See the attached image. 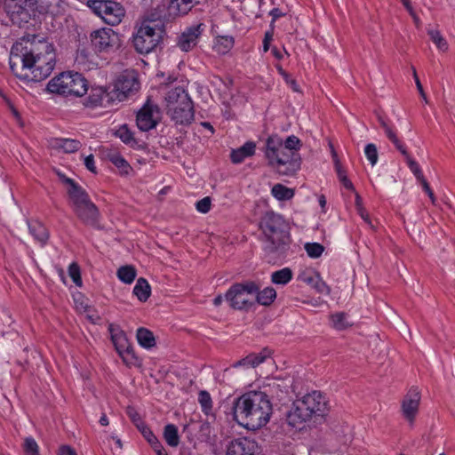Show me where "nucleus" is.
I'll return each mask as SVG.
<instances>
[{
  "instance_id": "nucleus-1",
  "label": "nucleus",
  "mask_w": 455,
  "mask_h": 455,
  "mask_svg": "<svg viewBox=\"0 0 455 455\" xmlns=\"http://www.w3.org/2000/svg\"><path fill=\"white\" fill-rule=\"evenodd\" d=\"M9 63L19 79L41 82L52 74L56 55L52 44L46 40L22 38L12 46Z\"/></svg>"
},
{
  "instance_id": "nucleus-2",
  "label": "nucleus",
  "mask_w": 455,
  "mask_h": 455,
  "mask_svg": "<svg viewBox=\"0 0 455 455\" xmlns=\"http://www.w3.org/2000/svg\"><path fill=\"white\" fill-rule=\"evenodd\" d=\"M231 410L234 420L244 428L254 431L267 425L273 408L265 392L251 391L235 398Z\"/></svg>"
},
{
  "instance_id": "nucleus-3",
  "label": "nucleus",
  "mask_w": 455,
  "mask_h": 455,
  "mask_svg": "<svg viewBox=\"0 0 455 455\" xmlns=\"http://www.w3.org/2000/svg\"><path fill=\"white\" fill-rule=\"evenodd\" d=\"M259 228L264 235L266 254L277 259H284L291 243L289 227L284 219L274 212H267L260 220Z\"/></svg>"
},
{
  "instance_id": "nucleus-4",
  "label": "nucleus",
  "mask_w": 455,
  "mask_h": 455,
  "mask_svg": "<svg viewBox=\"0 0 455 455\" xmlns=\"http://www.w3.org/2000/svg\"><path fill=\"white\" fill-rule=\"evenodd\" d=\"M328 411V403L319 391H313L293 403L292 408L287 412L286 420L293 427L310 419L313 416L323 417Z\"/></svg>"
},
{
  "instance_id": "nucleus-5",
  "label": "nucleus",
  "mask_w": 455,
  "mask_h": 455,
  "mask_svg": "<svg viewBox=\"0 0 455 455\" xmlns=\"http://www.w3.org/2000/svg\"><path fill=\"white\" fill-rule=\"evenodd\" d=\"M266 156L269 164L281 175L292 176L300 169L299 152L282 148V139L277 135L269 136L267 140Z\"/></svg>"
},
{
  "instance_id": "nucleus-6",
  "label": "nucleus",
  "mask_w": 455,
  "mask_h": 455,
  "mask_svg": "<svg viewBox=\"0 0 455 455\" xmlns=\"http://www.w3.org/2000/svg\"><path fill=\"white\" fill-rule=\"evenodd\" d=\"M64 182L68 185L69 204L76 217L84 224L96 227L99 222L100 212L91 201L87 192L72 179L66 178Z\"/></svg>"
},
{
  "instance_id": "nucleus-7",
  "label": "nucleus",
  "mask_w": 455,
  "mask_h": 455,
  "mask_svg": "<svg viewBox=\"0 0 455 455\" xmlns=\"http://www.w3.org/2000/svg\"><path fill=\"white\" fill-rule=\"evenodd\" d=\"M155 20L147 18L132 37L135 50L140 54H147L153 51L165 34L164 25L155 24Z\"/></svg>"
},
{
  "instance_id": "nucleus-8",
  "label": "nucleus",
  "mask_w": 455,
  "mask_h": 455,
  "mask_svg": "<svg viewBox=\"0 0 455 455\" xmlns=\"http://www.w3.org/2000/svg\"><path fill=\"white\" fill-rule=\"evenodd\" d=\"M47 90L65 97H82L88 91L86 79L79 73H61L47 84Z\"/></svg>"
},
{
  "instance_id": "nucleus-9",
  "label": "nucleus",
  "mask_w": 455,
  "mask_h": 455,
  "mask_svg": "<svg viewBox=\"0 0 455 455\" xmlns=\"http://www.w3.org/2000/svg\"><path fill=\"white\" fill-rule=\"evenodd\" d=\"M259 289H260V285L254 281L235 283L227 291L224 298L232 309L247 311L255 304L249 296L254 295Z\"/></svg>"
},
{
  "instance_id": "nucleus-10",
  "label": "nucleus",
  "mask_w": 455,
  "mask_h": 455,
  "mask_svg": "<svg viewBox=\"0 0 455 455\" xmlns=\"http://www.w3.org/2000/svg\"><path fill=\"white\" fill-rule=\"evenodd\" d=\"M4 9L12 24L20 28L37 15L36 0H5Z\"/></svg>"
},
{
  "instance_id": "nucleus-11",
  "label": "nucleus",
  "mask_w": 455,
  "mask_h": 455,
  "mask_svg": "<svg viewBox=\"0 0 455 455\" xmlns=\"http://www.w3.org/2000/svg\"><path fill=\"white\" fill-rule=\"evenodd\" d=\"M88 6L105 23L111 26L118 25L125 15L123 5L112 0H89Z\"/></svg>"
},
{
  "instance_id": "nucleus-12",
  "label": "nucleus",
  "mask_w": 455,
  "mask_h": 455,
  "mask_svg": "<svg viewBox=\"0 0 455 455\" xmlns=\"http://www.w3.org/2000/svg\"><path fill=\"white\" fill-rule=\"evenodd\" d=\"M92 45L95 51L108 52L117 49L120 45L119 35L112 28H101L91 34Z\"/></svg>"
},
{
  "instance_id": "nucleus-13",
  "label": "nucleus",
  "mask_w": 455,
  "mask_h": 455,
  "mask_svg": "<svg viewBox=\"0 0 455 455\" xmlns=\"http://www.w3.org/2000/svg\"><path fill=\"white\" fill-rule=\"evenodd\" d=\"M108 331L111 340L120 356L126 364H135L138 357L135 355L133 348L129 344L125 333L118 327L109 324Z\"/></svg>"
},
{
  "instance_id": "nucleus-14",
  "label": "nucleus",
  "mask_w": 455,
  "mask_h": 455,
  "mask_svg": "<svg viewBox=\"0 0 455 455\" xmlns=\"http://www.w3.org/2000/svg\"><path fill=\"white\" fill-rule=\"evenodd\" d=\"M139 89L140 83L137 77L132 73H124L118 76L111 92H113L115 100L122 101Z\"/></svg>"
},
{
  "instance_id": "nucleus-15",
  "label": "nucleus",
  "mask_w": 455,
  "mask_h": 455,
  "mask_svg": "<svg viewBox=\"0 0 455 455\" xmlns=\"http://www.w3.org/2000/svg\"><path fill=\"white\" fill-rule=\"evenodd\" d=\"M115 102L113 92L105 87H92L91 92L83 100V105L91 109L97 108H108Z\"/></svg>"
},
{
  "instance_id": "nucleus-16",
  "label": "nucleus",
  "mask_w": 455,
  "mask_h": 455,
  "mask_svg": "<svg viewBox=\"0 0 455 455\" xmlns=\"http://www.w3.org/2000/svg\"><path fill=\"white\" fill-rule=\"evenodd\" d=\"M158 115V106L151 103L150 100H148L137 114L136 122L138 128L143 132L154 129L158 123V116H156Z\"/></svg>"
},
{
  "instance_id": "nucleus-17",
  "label": "nucleus",
  "mask_w": 455,
  "mask_h": 455,
  "mask_svg": "<svg viewBox=\"0 0 455 455\" xmlns=\"http://www.w3.org/2000/svg\"><path fill=\"white\" fill-rule=\"evenodd\" d=\"M419 403L420 393L418 387H411L401 404L402 414L411 426L413 425L419 412Z\"/></svg>"
},
{
  "instance_id": "nucleus-18",
  "label": "nucleus",
  "mask_w": 455,
  "mask_h": 455,
  "mask_svg": "<svg viewBox=\"0 0 455 455\" xmlns=\"http://www.w3.org/2000/svg\"><path fill=\"white\" fill-rule=\"evenodd\" d=\"M227 455H260V449L254 440L241 437L229 443Z\"/></svg>"
},
{
  "instance_id": "nucleus-19",
  "label": "nucleus",
  "mask_w": 455,
  "mask_h": 455,
  "mask_svg": "<svg viewBox=\"0 0 455 455\" xmlns=\"http://www.w3.org/2000/svg\"><path fill=\"white\" fill-rule=\"evenodd\" d=\"M203 24H196L188 28L180 36L178 40V46L183 52H188L193 49L196 44L199 36H201L204 28Z\"/></svg>"
},
{
  "instance_id": "nucleus-20",
  "label": "nucleus",
  "mask_w": 455,
  "mask_h": 455,
  "mask_svg": "<svg viewBox=\"0 0 455 455\" xmlns=\"http://www.w3.org/2000/svg\"><path fill=\"white\" fill-rule=\"evenodd\" d=\"M184 106L172 108L171 109H167V114L170 115L171 118L180 124H190L194 119V108L193 102L188 104L182 102Z\"/></svg>"
},
{
  "instance_id": "nucleus-21",
  "label": "nucleus",
  "mask_w": 455,
  "mask_h": 455,
  "mask_svg": "<svg viewBox=\"0 0 455 455\" xmlns=\"http://www.w3.org/2000/svg\"><path fill=\"white\" fill-rule=\"evenodd\" d=\"M165 101H166V109H171L172 108H177L180 106H184L183 103L188 102V104L192 103V100L188 95V93L186 92V90L183 87H175L172 90H170L166 96H165Z\"/></svg>"
},
{
  "instance_id": "nucleus-22",
  "label": "nucleus",
  "mask_w": 455,
  "mask_h": 455,
  "mask_svg": "<svg viewBox=\"0 0 455 455\" xmlns=\"http://www.w3.org/2000/svg\"><path fill=\"white\" fill-rule=\"evenodd\" d=\"M201 0H168L167 11L170 16L186 15Z\"/></svg>"
},
{
  "instance_id": "nucleus-23",
  "label": "nucleus",
  "mask_w": 455,
  "mask_h": 455,
  "mask_svg": "<svg viewBox=\"0 0 455 455\" xmlns=\"http://www.w3.org/2000/svg\"><path fill=\"white\" fill-rule=\"evenodd\" d=\"M256 145L252 141H247L242 147L233 149L230 154L231 161L234 164L242 163L246 157L251 156L255 153Z\"/></svg>"
},
{
  "instance_id": "nucleus-24",
  "label": "nucleus",
  "mask_w": 455,
  "mask_h": 455,
  "mask_svg": "<svg viewBox=\"0 0 455 455\" xmlns=\"http://www.w3.org/2000/svg\"><path fill=\"white\" fill-rule=\"evenodd\" d=\"M62 0H36L37 13L58 14Z\"/></svg>"
},
{
  "instance_id": "nucleus-25",
  "label": "nucleus",
  "mask_w": 455,
  "mask_h": 455,
  "mask_svg": "<svg viewBox=\"0 0 455 455\" xmlns=\"http://www.w3.org/2000/svg\"><path fill=\"white\" fill-rule=\"evenodd\" d=\"M28 224L29 232L35 239L42 245L45 244L49 238L46 228L39 221H29Z\"/></svg>"
},
{
  "instance_id": "nucleus-26",
  "label": "nucleus",
  "mask_w": 455,
  "mask_h": 455,
  "mask_svg": "<svg viewBox=\"0 0 455 455\" xmlns=\"http://www.w3.org/2000/svg\"><path fill=\"white\" fill-rule=\"evenodd\" d=\"M136 338L138 343L144 348L150 349L156 346V339L154 333L147 328H139L137 330Z\"/></svg>"
},
{
  "instance_id": "nucleus-27",
  "label": "nucleus",
  "mask_w": 455,
  "mask_h": 455,
  "mask_svg": "<svg viewBox=\"0 0 455 455\" xmlns=\"http://www.w3.org/2000/svg\"><path fill=\"white\" fill-rule=\"evenodd\" d=\"M133 293L140 301H147L151 293V288L148 282L145 278L140 277L133 288Z\"/></svg>"
},
{
  "instance_id": "nucleus-28",
  "label": "nucleus",
  "mask_w": 455,
  "mask_h": 455,
  "mask_svg": "<svg viewBox=\"0 0 455 455\" xmlns=\"http://www.w3.org/2000/svg\"><path fill=\"white\" fill-rule=\"evenodd\" d=\"M254 294L256 295V302L262 306L271 305L276 298V291L273 287H266L262 291L259 289Z\"/></svg>"
},
{
  "instance_id": "nucleus-29",
  "label": "nucleus",
  "mask_w": 455,
  "mask_h": 455,
  "mask_svg": "<svg viewBox=\"0 0 455 455\" xmlns=\"http://www.w3.org/2000/svg\"><path fill=\"white\" fill-rule=\"evenodd\" d=\"M54 146L61 148L65 153L70 154L79 150L82 143L77 140L60 138L56 140Z\"/></svg>"
},
{
  "instance_id": "nucleus-30",
  "label": "nucleus",
  "mask_w": 455,
  "mask_h": 455,
  "mask_svg": "<svg viewBox=\"0 0 455 455\" xmlns=\"http://www.w3.org/2000/svg\"><path fill=\"white\" fill-rule=\"evenodd\" d=\"M293 276V273L290 267H283L275 271L271 275V282L275 284L285 285Z\"/></svg>"
},
{
  "instance_id": "nucleus-31",
  "label": "nucleus",
  "mask_w": 455,
  "mask_h": 455,
  "mask_svg": "<svg viewBox=\"0 0 455 455\" xmlns=\"http://www.w3.org/2000/svg\"><path fill=\"white\" fill-rule=\"evenodd\" d=\"M164 438L168 445L177 447L180 443L178 427L173 424H167L164 428Z\"/></svg>"
},
{
  "instance_id": "nucleus-32",
  "label": "nucleus",
  "mask_w": 455,
  "mask_h": 455,
  "mask_svg": "<svg viewBox=\"0 0 455 455\" xmlns=\"http://www.w3.org/2000/svg\"><path fill=\"white\" fill-rule=\"evenodd\" d=\"M271 193L274 197H275L279 201L289 200L293 197L294 191L291 188H289L283 184H275L272 188Z\"/></svg>"
},
{
  "instance_id": "nucleus-33",
  "label": "nucleus",
  "mask_w": 455,
  "mask_h": 455,
  "mask_svg": "<svg viewBox=\"0 0 455 455\" xmlns=\"http://www.w3.org/2000/svg\"><path fill=\"white\" fill-rule=\"evenodd\" d=\"M117 277L124 283H132L136 277V269L132 266H123L117 270Z\"/></svg>"
},
{
  "instance_id": "nucleus-34",
  "label": "nucleus",
  "mask_w": 455,
  "mask_h": 455,
  "mask_svg": "<svg viewBox=\"0 0 455 455\" xmlns=\"http://www.w3.org/2000/svg\"><path fill=\"white\" fill-rule=\"evenodd\" d=\"M331 320L332 326L339 331H343L351 326V323L347 321V315L344 312H339L331 315Z\"/></svg>"
},
{
  "instance_id": "nucleus-35",
  "label": "nucleus",
  "mask_w": 455,
  "mask_h": 455,
  "mask_svg": "<svg viewBox=\"0 0 455 455\" xmlns=\"http://www.w3.org/2000/svg\"><path fill=\"white\" fill-rule=\"evenodd\" d=\"M109 159L111 163L119 169L121 174L127 175L132 170L128 162L119 154L115 153L110 155Z\"/></svg>"
},
{
  "instance_id": "nucleus-36",
  "label": "nucleus",
  "mask_w": 455,
  "mask_h": 455,
  "mask_svg": "<svg viewBox=\"0 0 455 455\" xmlns=\"http://www.w3.org/2000/svg\"><path fill=\"white\" fill-rule=\"evenodd\" d=\"M116 136L118 137L124 143L131 145L132 147L136 144L133 133L126 124H123L116 132Z\"/></svg>"
},
{
  "instance_id": "nucleus-37",
  "label": "nucleus",
  "mask_w": 455,
  "mask_h": 455,
  "mask_svg": "<svg viewBox=\"0 0 455 455\" xmlns=\"http://www.w3.org/2000/svg\"><path fill=\"white\" fill-rule=\"evenodd\" d=\"M402 155L404 156V158H405V160L407 162L409 169L415 175L416 179L419 182H421L422 180H426L424 175H423V173H422V171H421L419 164L410 156L407 149H405V154H402Z\"/></svg>"
},
{
  "instance_id": "nucleus-38",
  "label": "nucleus",
  "mask_w": 455,
  "mask_h": 455,
  "mask_svg": "<svg viewBox=\"0 0 455 455\" xmlns=\"http://www.w3.org/2000/svg\"><path fill=\"white\" fill-rule=\"evenodd\" d=\"M234 46V38L232 36H220L215 45L216 52L220 54H225Z\"/></svg>"
},
{
  "instance_id": "nucleus-39",
  "label": "nucleus",
  "mask_w": 455,
  "mask_h": 455,
  "mask_svg": "<svg viewBox=\"0 0 455 455\" xmlns=\"http://www.w3.org/2000/svg\"><path fill=\"white\" fill-rule=\"evenodd\" d=\"M198 402L201 405L203 412L206 415L211 414L212 409V400L209 392L202 390L198 394Z\"/></svg>"
},
{
  "instance_id": "nucleus-40",
  "label": "nucleus",
  "mask_w": 455,
  "mask_h": 455,
  "mask_svg": "<svg viewBox=\"0 0 455 455\" xmlns=\"http://www.w3.org/2000/svg\"><path fill=\"white\" fill-rule=\"evenodd\" d=\"M428 36H430V39L439 50L443 52L448 50L447 41L443 37V36L440 34L438 30H429Z\"/></svg>"
},
{
  "instance_id": "nucleus-41",
  "label": "nucleus",
  "mask_w": 455,
  "mask_h": 455,
  "mask_svg": "<svg viewBox=\"0 0 455 455\" xmlns=\"http://www.w3.org/2000/svg\"><path fill=\"white\" fill-rule=\"evenodd\" d=\"M319 276L320 275L318 273L310 270H305L299 273L298 275V280L313 287Z\"/></svg>"
},
{
  "instance_id": "nucleus-42",
  "label": "nucleus",
  "mask_w": 455,
  "mask_h": 455,
  "mask_svg": "<svg viewBox=\"0 0 455 455\" xmlns=\"http://www.w3.org/2000/svg\"><path fill=\"white\" fill-rule=\"evenodd\" d=\"M305 250L311 258H319L324 251V247L318 243H307L305 244Z\"/></svg>"
},
{
  "instance_id": "nucleus-43",
  "label": "nucleus",
  "mask_w": 455,
  "mask_h": 455,
  "mask_svg": "<svg viewBox=\"0 0 455 455\" xmlns=\"http://www.w3.org/2000/svg\"><path fill=\"white\" fill-rule=\"evenodd\" d=\"M300 146L301 143L299 139L294 135L289 136L285 141L282 140V148L284 150L299 152Z\"/></svg>"
},
{
  "instance_id": "nucleus-44",
  "label": "nucleus",
  "mask_w": 455,
  "mask_h": 455,
  "mask_svg": "<svg viewBox=\"0 0 455 455\" xmlns=\"http://www.w3.org/2000/svg\"><path fill=\"white\" fill-rule=\"evenodd\" d=\"M384 132H385L387 137L388 138V140L394 143L396 149L399 150L401 154H405L406 148L401 142V140L398 139L396 133L392 130V128L390 126L386 127Z\"/></svg>"
},
{
  "instance_id": "nucleus-45",
  "label": "nucleus",
  "mask_w": 455,
  "mask_h": 455,
  "mask_svg": "<svg viewBox=\"0 0 455 455\" xmlns=\"http://www.w3.org/2000/svg\"><path fill=\"white\" fill-rule=\"evenodd\" d=\"M23 449L27 455H40L39 447L33 437H27L25 439Z\"/></svg>"
},
{
  "instance_id": "nucleus-46",
  "label": "nucleus",
  "mask_w": 455,
  "mask_h": 455,
  "mask_svg": "<svg viewBox=\"0 0 455 455\" xmlns=\"http://www.w3.org/2000/svg\"><path fill=\"white\" fill-rule=\"evenodd\" d=\"M260 364V360H258L257 356L254 354H250L246 357L237 361L234 363V367L238 366H251L256 367Z\"/></svg>"
},
{
  "instance_id": "nucleus-47",
  "label": "nucleus",
  "mask_w": 455,
  "mask_h": 455,
  "mask_svg": "<svg viewBox=\"0 0 455 455\" xmlns=\"http://www.w3.org/2000/svg\"><path fill=\"white\" fill-rule=\"evenodd\" d=\"M68 275L76 285L82 286V278L80 274V267L76 263L70 264L68 267Z\"/></svg>"
},
{
  "instance_id": "nucleus-48",
  "label": "nucleus",
  "mask_w": 455,
  "mask_h": 455,
  "mask_svg": "<svg viewBox=\"0 0 455 455\" xmlns=\"http://www.w3.org/2000/svg\"><path fill=\"white\" fill-rule=\"evenodd\" d=\"M212 427L209 422H202L199 426L198 435L199 439L204 442H208L211 439Z\"/></svg>"
},
{
  "instance_id": "nucleus-49",
  "label": "nucleus",
  "mask_w": 455,
  "mask_h": 455,
  "mask_svg": "<svg viewBox=\"0 0 455 455\" xmlns=\"http://www.w3.org/2000/svg\"><path fill=\"white\" fill-rule=\"evenodd\" d=\"M137 427L144 436V438L149 443V444H153L158 438L154 435L151 429L145 425L143 422H140V425H137Z\"/></svg>"
},
{
  "instance_id": "nucleus-50",
  "label": "nucleus",
  "mask_w": 455,
  "mask_h": 455,
  "mask_svg": "<svg viewBox=\"0 0 455 455\" xmlns=\"http://www.w3.org/2000/svg\"><path fill=\"white\" fill-rule=\"evenodd\" d=\"M364 153L371 165H375L378 161L377 147L372 143L367 144L364 149Z\"/></svg>"
},
{
  "instance_id": "nucleus-51",
  "label": "nucleus",
  "mask_w": 455,
  "mask_h": 455,
  "mask_svg": "<svg viewBox=\"0 0 455 455\" xmlns=\"http://www.w3.org/2000/svg\"><path fill=\"white\" fill-rule=\"evenodd\" d=\"M211 203L212 201L209 196L204 197L196 203V210L202 213H207L211 209Z\"/></svg>"
},
{
  "instance_id": "nucleus-52",
  "label": "nucleus",
  "mask_w": 455,
  "mask_h": 455,
  "mask_svg": "<svg viewBox=\"0 0 455 455\" xmlns=\"http://www.w3.org/2000/svg\"><path fill=\"white\" fill-rule=\"evenodd\" d=\"M411 69H412V74H413V78L415 80V84H416V86H417V89L420 94V96L422 97V99L425 100V102L427 103V96H426V93L424 92V89H423V86L420 83V80L417 75V71H416V68L414 67H411Z\"/></svg>"
},
{
  "instance_id": "nucleus-53",
  "label": "nucleus",
  "mask_w": 455,
  "mask_h": 455,
  "mask_svg": "<svg viewBox=\"0 0 455 455\" xmlns=\"http://www.w3.org/2000/svg\"><path fill=\"white\" fill-rule=\"evenodd\" d=\"M313 288H315L316 290V291L319 293H327L328 294L330 292V288L320 278V276L318 277L317 281L315 283Z\"/></svg>"
},
{
  "instance_id": "nucleus-54",
  "label": "nucleus",
  "mask_w": 455,
  "mask_h": 455,
  "mask_svg": "<svg viewBox=\"0 0 455 455\" xmlns=\"http://www.w3.org/2000/svg\"><path fill=\"white\" fill-rule=\"evenodd\" d=\"M126 412H127V415L130 417V419H132V421L137 426V425H140V422L141 421V419H140V416L139 415V413L134 410V408L132 407H127L126 409Z\"/></svg>"
},
{
  "instance_id": "nucleus-55",
  "label": "nucleus",
  "mask_w": 455,
  "mask_h": 455,
  "mask_svg": "<svg viewBox=\"0 0 455 455\" xmlns=\"http://www.w3.org/2000/svg\"><path fill=\"white\" fill-rule=\"evenodd\" d=\"M332 156H333V160L335 163V169H336L339 180H342L343 177H346L347 174H346V172L342 169V167L339 164V161L337 157V155L334 151L332 152Z\"/></svg>"
},
{
  "instance_id": "nucleus-56",
  "label": "nucleus",
  "mask_w": 455,
  "mask_h": 455,
  "mask_svg": "<svg viewBox=\"0 0 455 455\" xmlns=\"http://www.w3.org/2000/svg\"><path fill=\"white\" fill-rule=\"evenodd\" d=\"M420 184H421V186H422V188H423L424 191H425V192L427 194V196H429V198H430V200H431L432 204H435L436 199H435V195H434V192H433V190L431 189V188H430V186H429L428 182L427 181V180H422V181L420 182Z\"/></svg>"
},
{
  "instance_id": "nucleus-57",
  "label": "nucleus",
  "mask_w": 455,
  "mask_h": 455,
  "mask_svg": "<svg viewBox=\"0 0 455 455\" xmlns=\"http://www.w3.org/2000/svg\"><path fill=\"white\" fill-rule=\"evenodd\" d=\"M84 165L85 167L92 172L96 173V166L94 164V157L92 155H90L84 158Z\"/></svg>"
},
{
  "instance_id": "nucleus-58",
  "label": "nucleus",
  "mask_w": 455,
  "mask_h": 455,
  "mask_svg": "<svg viewBox=\"0 0 455 455\" xmlns=\"http://www.w3.org/2000/svg\"><path fill=\"white\" fill-rule=\"evenodd\" d=\"M254 355H256L258 360H260V363H262L271 355V350L267 347H264L259 354H254Z\"/></svg>"
},
{
  "instance_id": "nucleus-59",
  "label": "nucleus",
  "mask_w": 455,
  "mask_h": 455,
  "mask_svg": "<svg viewBox=\"0 0 455 455\" xmlns=\"http://www.w3.org/2000/svg\"><path fill=\"white\" fill-rule=\"evenodd\" d=\"M151 447L155 451V452L157 455H164L167 454L164 446L162 445L161 442L159 440H156L153 444H151Z\"/></svg>"
},
{
  "instance_id": "nucleus-60",
  "label": "nucleus",
  "mask_w": 455,
  "mask_h": 455,
  "mask_svg": "<svg viewBox=\"0 0 455 455\" xmlns=\"http://www.w3.org/2000/svg\"><path fill=\"white\" fill-rule=\"evenodd\" d=\"M59 455H76V452L70 446L63 445L60 448Z\"/></svg>"
},
{
  "instance_id": "nucleus-61",
  "label": "nucleus",
  "mask_w": 455,
  "mask_h": 455,
  "mask_svg": "<svg viewBox=\"0 0 455 455\" xmlns=\"http://www.w3.org/2000/svg\"><path fill=\"white\" fill-rule=\"evenodd\" d=\"M357 212L366 223L371 225L370 216L363 206H359Z\"/></svg>"
},
{
  "instance_id": "nucleus-62",
  "label": "nucleus",
  "mask_w": 455,
  "mask_h": 455,
  "mask_svg": "<svg viewBox=\"0 0 455 455\" xmlns=\"http://www.w3.org/2000/svg\"><path fill=\"white\" fill-rule=\"evenodd\" d=\"M272 33L266 32L264 40H263V50L264 52H267L269 49V42L272 40Z\"/></svg>"
},
{
  "instance_id": "nucleus-63",
  "label": "nucleus",
  "mask_w": 455,
  "mask_h": 455,
  "mask_svg": "<svg viewBox=\"0 0 455 455\" xmlns=\"http://www.w3.org/2000/svg\"><path fill=\"white\" fill-rule=\"evenodd\" d=\"M269 14L272 16L273 22L275 21L278 18L283 17L284 15V13L278 8H274L273 10H271Z\"/></svg>"
},
{
  "instance_id": "nucleus-64",
  "label": "nucleus",
  "mask_w": 455,
  "mask_h": 455,
  "mask_svg": "<svg viewBox=\"0 0 455 455\" xmlns=\"http://www.w3.org/2000/svg\"><path fill=\"white\" fill-rule=\"evenodd\" d=\"M339 181L343 184V186L347 189L351 190V191L355 190V187H354L353 183L350 181V180L347 178V176L343 177L342 180H340Z\"/></svg>"
}]
</instances>
